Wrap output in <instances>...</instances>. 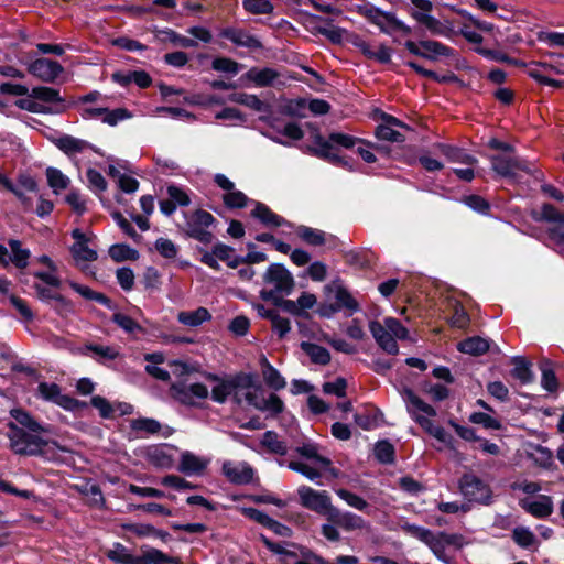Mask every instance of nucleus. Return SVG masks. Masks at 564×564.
Here are the masks:
<instances>
[{
	"mask_svg": "<svg viewBox=\"0 0 564 564\" xmlns=\"http://www.w3.org/2000/svg\"><path fill=\"white\" fill-rule=\"evenodd\" d=\"M402 530L426 544L433 554L443 562H447V549L453 547L460 550L466 544L465 538L457 533L433 532L423 527L410 523H404Z\"/></svg>",
	"mask_w": 564,
	"mask_h": 564,
	"instance_id": "nucleus-1",
	"label": "nucleus"
},
{
	"mask_svg": "<svg viewBox=\"0 0 564 564\" xmlns=\"http://www.w3.org/2000/svg\"><path fill=\"white\" fill-rule=\"evenodd\" d=\"M8 427L10 448L18 455H43L50 451L52 446H56L55 442L44 440L41 436L43 432H30L29 430L19 427V425L13 422H9Z\"/></svg>",
	"mask_w": 564,
	"mask_h": 564,
	"instance_id": "nucleus-2",
	"label": "nucleus"
},
{
	"mask_svg": "<svg viewBox=\"0 0 564 564\" xmlns=\"http://www.w3.org/2000/svg\"><path fill=\"white\" fill-rule=\"evenodd\" d=\"M263 282L271 285V289L260 291L263 301H271L278 304L280 295L290 294L294 288V279L291 272L280 263H272L263 274Z\"/></svg>",
	"mask_w": 564,
	"mask_h": 564,
	"instance_id": "nucleus-3",
	"label": "nucleus"
},
{
	"mask_svg": "<svg viewBox=\"0 0 564 564\" xmlns=\"http://www.w3.org/2000/svg\"><path fill=\"white\" fill-rule=\"evenodd\" d=\"M206 378L216 384L212 389V399L217 403H225L229 395L240 405L242 397L240 390L251 389L253 387V377L251 375H239L232 379H221L217 375L208 373Z\"/></svg>",
	"mask_w": 564,
	"mask_h": 564,
	"instance_id": "nucleus-4",
	"label": "nucleus"
},
{
	"mask_svg": "<svg viewBox=\"0 0 564 564\" xmlns=\"http://www.w3.org/2000/svg\"><path fill=\"white\" fill-rule=\"evenodd\" d=\"M328 521L329 523L322 525V534L332 542H339L341 539L338 528L348 532L368 528V523L360 516L336 507L332 509Z\"/></svg>",
	"mask_w": 564,
	"mask_h": 564,
	"instance_id": "nucleus-5",
	"label": "nucleus"
},
{
	"mask_svg": "<svg viewBox=\"0 0 564 564\" xmlns=\"http://www.w3.org/2000/svg\"><path fill=\"white\" fill-rule=\"evenodd\" d=\"M530 215L535 221L547 223V238L555 246L564 248V213L551 204H543L540 209H532Z\"/></svg>",
	"mask_w": 564,
	"mask_h": 564,
	"instance_id": "nucleus-6",
	"label": "nucleus"
},
{
	"mask_svg": "<svg viewBox=\"0 0 564 564\" xmlns=\"http://www.w3.org/2000/svg\"><path fill=\"white\" fill-rule=\"evenodd\" d=\"M214 216L203 209H198L191 214L186 221V235L191 238H194L205 245H208L213 241V234L208 230V228L214 224Z\"/></svg>",
	"mask_w": 564,
	"mask_h": 564,
	"instance_id": "nucleus-7",
	"label": "nucleus"
},
{
	"mask_svg": "<svg viewBox=\"0 0 564 564\" xmlns=\"http://www.w3.org/2000/svg\"><path fill=\"white\" fill-rule=\"evenodd\" d=\"M380 118L382 122L375 131L379 140L402 143L406 139V133L412 131L408 124L391 115L382 112Z\"/></svg>",
	"mask_w": 564,
	"mask_h": 564,
	"instance_id": "nucleus-8",
	"label": "nucleus"
},
{
	"mask_svg": "<svg viewBox=\"0 0 564 564\" xmlns=\"http://www.w3.org/2000/svg\"><path fill=\"white\" fill-rule=\"evenodd\" d=\"M301 505L312 511H315L327 519L335 507L332 505L330 497L326 491H316L307 486H302L297 490Z\"/></svg>",
	"mask_w": 564,
	"mask_h": 564,
	"instance_id": "nucleus-9",
	"label": "nucleus"
},
{
	"mask_svg": "<svg viewBox=\"0 0 564 564\" xmlns=\"http://www.w3.org/2000/svg\"><path fill=\"white\" fill-rule=\"evenodd\" d=\"M459 488L469 501L488 503L490 500L489 486L474 474H465L459 481Z\"/></svg>",
	"mask_w": 564,
	"mask_h": 564,
	"instance_id": "nucleus-10",
	"label": "nucleus"
},
{
	"mask_svg": "<svg viewBox=\"0 0 564 564\" xmlns=\"http://www.w3.org/2000/svg\"><path fill=\"white\" fill-rule=\"evenodd\" d=\"M326 293H334L336 302L329 305L330 313H336L340 310H348L350 314L359 311L358 302L352 297L349 291L340 283V281H333L325 285Z\"/></svg>",
	"mask_w": 564,
	"mask_h": 564,
	"instance_id": "nucleus-11",
	"label": "nucleus"
},
{
	"mask_svg": "<svg viewBox=\"0 0 564 564\" xmlns=\"http://www.w3.org/2000/svg\"><path fill=\"white\" fill-rule=\"evenodd\" d=\"M28 72L45 83H54L64 72L63 66L50 58H37L28 66Z\"/></svg>",
	"mask_w": 564,
	"mask_h": 564,
	"instance_id": "nucleus-12",
	"label": "nucleus"
},
{
	"mask_svg": "<svg viewBox=\"0 0 564 564\" xmlns=\"http://www.w3.org/2000/svg\"><path fill=\"white\" fill-rule=\"evenodd\" d=\"M37 389L40 395L46 401L54 402L66 410L78 408L79 402L76 399L62 394L61 388L56 383L41 382Z\"/></svg>",
	"mask_w": 564,
	"mask_h": 564,
	"instance_id": "nucleus-13",
	"label": "nucleus"
},
{
	"mask_svg": "<svg viewBox=\"0 0 564 564\" xmlns=\"http://www.w3.org/2000/svg\"><path fill=\"white\" fill-rule=\"evenodd\" d=\"M492 169L496 173L505 177H514L516 171L521 170L531 173L530 166L527 162L505 155H494L491 158Z\"/></svg>",
	"mask_w": 564,
	"mask_h": 564,
	"instance_id": "nucleus-14",
	"label": "nucleus"
},
{
	"mask_svg": "<svg viewBox=\"0 0 564 564\" xmlns=\"http://www.w3.org/2000/svg\"><path fill=\"white\" fill-rule=\"evenodd\" d=\"M223 473L236 485H246L253 479V469L247 463L226 462L223 465Z\"/></svg>",
	"mask_w": 564,
	"mask_h": 564,
	"instance_id": "nucleus-15",
	"label": "nucleus"
},
{
	"mask_svg": "<svg viewBox=\"0 0 564 564\" xmlns=\"http://www.w3.org/2000/svg\"><path fill=\"white\" fill-rule=\"evenodd\" d=\"M401 394L406 403L408 412L412 415L414 420L416 416H423V414L427 416L436 415V410L432 405L423 401L410 388H404Z\"/></svg>",
	"mask_w": 564,
	"mask_h": 564,
	"instance_id": "nucleus-16",
	"label": "nucleus"
},
{
	"mask_svg": "<svg viewBox=\"0 0 564 564\" xmlns=\"http://www.w3.org/2000/svg\"><path fill=\"white\" fill-rule=\"evenodd\" d=\"M369 329L377 344L388 354L395 355L399 351L395 339L391 336L386 326L377 321L369 323Z\"/></svg>",
	"mask_w": 564,
	"mask_h": 564,
	"instance_id": "nucleus-17",
	"label": "nucleus"
},
{
	"mask_svg": "<svg viewBox=\"0 0 564 564\" xmlns=\"http://www.w3.org/2000/svg\"><path fill=\"white\" fill-rule=\"evenodd\" d=\"M362 15L371 23L380 28L384 33H390L395 20V15L390 12H382L381 10L370 7L362 10Z\"/></svg>",
	"mask_w": 564,
	"mask_h": 564,
	"instance_id": "nucleus-18",
	"label": "nucleus"
},
{
	"mask_svg": "<svg viewBox=\"0 0 564 564\" xmlns=\"http://www.w3.org/2000/svg\"><path fill=\"white\" fill-rule=\"evenodd\" d=\"M251 216L259 219L267 227H280L290 225L283 217L272 212L267 205L257 202L251 210Z\"/></svg>",
	"mask_w": 564,
	"mask_h": 564,
	"instance_id": "nucleus-19",
	"label": "nucleus"
},
{
	"mask_svg": "<svg viewBox=\"0 0 564 564\" xmlns=\"http://www.w3.org/2000/svg\"><path fill=\"white\" fill-rule=\"evenodd\" d=\"M223 35L239 46H245L251 50H258L262 47L261 42L253 35L237 29H227Z\"/></svg>",
	"mask_w": 564,
	"mask_h": 564,
	"instance_id": "nucleus-20",
	"label": "nucleus"
},
{
	"mask_svg": "<svg viewBox=\"0 0 564 564\" xmlns=\"http://www.w3.org/2000/svg\"><path fill=\"white\" fill-rule=\"evenodd\" d=\"M262 368V377L268 387L273 390H282L286 386L285 379L280 375V372L268 361L265 357H262L260 360Z\"/></svg>",
	"mask_w": 564,
	"mask_h": 564,
	"instance_id": "nucleus-21",
	"label": "nucleus"
},
{
	"mask_svg": "<svg viewBox=\"0 0 564 564\" xmlns=\"http://www.w3.org/2000/svg\"><path fill=\"white\" fill-rule=\"evenodd\" d=\"M210 318L212 315L205 307H198L195 311H182L177 314V321L189 327H197Z\"/></svg>",
	"mask_w": 564,
	"mask_h": 564,
	"instance_id": "nucleus-22",
	"label": "nucleus"
},
{
	"mask_svg": "<svg viewBox=\"0 0 564 564\" xmlns=\"http://www.w3.org/2000/svg\"><path fill=\"white\" fill-rule=\"evenodd\" d=\"M521 507L535 518L549 517L553 511V503L549 496H541L538 501H521Z\"/></svg>",
	"mask_w": 564,
	"mask_h": 564,
	"instance_id": "nucleus-23",
	"label": "nucleus"
},
{
	"mask_svg": "<svg viewBox=\"0 0 564 564\" xmlns=\"http://www.w3.org/2000/svg\"><path fill=\"white\" fill-rule=\"evenodd\" d=\"M513 369L511 376L518 379L522 384H528L533 381V372L531 370V362L524 357L517 356L511 359Z\"/></svg>",
	"mask_w": 564,
	"mask_h": 564,
	"instance_id": "nucleus-24",
	"label": "nucleus"
},
{
	"mask_svg": "<svg viewBox=\"0 0 564 564\" xmlns=\"http://www.w3.org/2000/svg\"><path fill=\"white\" fill-rule=\"evenodd\" d=\"M155 37L160 42H170L175 46H181L184 48L197 46V42L195 40L180 35L172 29H164V30L156 31Z\"/></svg>",
	"mask_w": 564,
	"mask_h": 564,
	"instance_id": "nucleus-25",
	"label": "nucleus"
},
{
	"mask_svg": "<svg viewBox=\"0 0 564 564\" xmlns=\"http://www.w3.org/2000/svg\"><path fill=\"white\" fill-rule=\"evenodd\" d=\"M55 145L67 155L80 153L89 148L87 141L67 134L56 139Z\"/></svg>",
	"mask_w": 564,
	"mask_h": 564,
	"instance_id": "nucleus-26",
	"label": "nucleus"
},
{
	"mask_svg": "<svg viewBox=\"0 0 564 564\" xmlns=\"http://www.w3.org/2000/svg\"><path fill=\"white\" fill-rule=\"evenodd\" d=\"M434 147L436 150L440 151V153H442L452 162H459L467 165H474L477 162V160L474 156L449 144L437 143Z\"/></svg>",
	"mask_w": 564,
	"mask_h": 564,
	"instance_id": "nucleus-27",
	"label": "nucleus"
},
{
	"mask_svg": "<svg viewBox=\"0 0 564 564\" xmlns=\"http://www.w3.org/2000/svg\"><path fill=\"white\" fill-rule=\"evenodd\" d=\"M106 556L118 564H144L140 556H134L122 544L117 543L112 549L106 551Z\"/></svg>",
	"mask_w": 564,
	"mask_h": 564,
	"instance_id": "nucleus-28",
	"label": "nucleus"
},
{
	"mask_svg": "<svg viewBox=\"0 0 564 564\" xmlns=\"http://www.w3.org/2000/svg\"><path fill=\"white\" fill-rule=\"evenodd\" d=\"M261 445L272 454L276 455H285L288 453V445L281 438V436L273 432L268 431L263 434L261 440Z\"/></svg>",
	"mask_w": 564,
	"mask_h": 564,
	"instance_id": "nucleus-29",
	"label": "nucleus"
},
{
	"mask_svg": "<svg viewBox=\"0 0 564 564\" xmlns=\"http://www.w3.org/2000/svg\"><path fill=\"white\" fill-rule=\"evenodd\" d=\"M140 561L144 564H182L180 557L169 556L162 551L153 547L142 551Z\"/></svg>",
	"mask_w": 564,
	"mask_h": 564,
	"instance_id": "nucleus-30",
	"label": "nucleus"
},
{
	"mask_svg": "<svg viewBox=\"0 0 564 564\" xmlns=\"http://www.w3.org/2000/svg\"><path fill=\"white\" fill-rule=\"evenodd\" d=\"M457 348L464 354L479 356L489 349V343L481 337L475 336L460 341Z\"/></svg>",
	"mask_w": 564,
	"mask_h": 564,
	"instance_id": "nucleus-31",
	"label": "nucleus"
},
{
	"mask_svg": "<svg viewBox=\"0 0 564 564\" xmlns=\"http://www.w3.org/2000/svg\"><path fill=\"white\" fill-rule=\"evenodd\" d=\"M130 426L139 436L158 434L162 427L160 422L148 417L132 420Z\"/></svg>",
	"mask_w": 564,
	"mask_h": 564,
	"instance_id": "nucleus-32",
	"label": "nucleus"
},
{
	"mask_svg": "<svg viewBox=\"0 0 564 564\" xmlns=\"http://www.w3.org/2000/svg\"><path fill=\"white\" fill-rule=\"evenodd\" d=\"M206 468V462L192 453H184L181 457L178 470L185 474H198Z\"/></svg>",
	"mask_w": 564,
	"mask_h": 564,
	"instance_id": "nucleus-33",
	"label": "nucleus"
},
{
	"mask_svg": "<svg viewBox=\"0 0 564 564\" xmlns=\"http://www.w3.org/2000/svg\"><path fill=\"white\" fill-rule=\"evenodd\" d=\"M295 232L297 237L311 246H322L326 241L325 232L319 229L301 225L295 229Z\"/></svg>",
	"mask_w": 564,
	"mask_h": 564,
	"instance_id": "nucleus-34",
	"label": "nucleus"
},
{
	"mask_svg": "<svg viewBox=\"0 0 564 564\" xmlns=\"http://www.w3.org/2000/svg\"><path fill=\"white\" fill-rule=\"evenodd\" d=\"M528 457L539 467L550 468L553 465L552 452L541 445H534L530 447Z\"/></svg>",
	"mask_w": 564,
	"mask_h": 564,
	"instance_id": "nucleus-35",
	"label": "nucleus"
},
{
	"mask_svg": "<svg viewBox=\"0 0 564 564\" xmlns=\"http://www.w3.org/2000/svg\"><path fill=\"white\" fill-rule=\"evenodd\" d=\"M412 17L419 23L425 25L426 29L429 31H431V33H433V34L446 35L448 33V29L442 22H440L437 19H435L434 17H432L430 14L421 13L419 11H414L412 13Z\"/></svg>",
	"mask_w": 564,
	"mask_h": 564,
	"instance_id": "nucleus-36",
	"label": "nucleus"
},
{
	"mask_svg": "<svg viewBox=\"0 0 564 564\" xmlns=\"http://www.w3.org/2000/svg\"><path fill=\"white\" fill-rule=\"evenodd\" d=\"M109 256L116 262L135 261L139 259V252L126 243L112 245L109 248Z\"/></svg>",
	"mask_w": 564,
	"mask_h": 564,
	"instance_id": "nucleus-37",
	"label": "nucleus"
},
{
	"mask_svg": "<svg viewBox=\"0 0 564 564\" xmlns=\"http://www.w3.org/2000/svg\"><path fill=\"white\" fill-rule=\"evenodd\" d=\"M12 417L15 420V424H20L22 429L29 430L30 432H46L40 423H37L28 412L21 409H14L11 411Z\"/></svg>",
	"mask_w": 564,
	"mask_h": 564,
	"instance_id": "nucleus-38",
	"label": "nucleus"
},
{
	"mask_svg": "<svg viewBox=\"0 0 564 564\" xmlns=\"http://www.w3.org/2000/svg\"><path fill=\"white\" fill-rule=\"evenodd\" d=\"M247 76L250 80H252L257 86L265 87L273 83L275 78L279 77L278 72L272 68H251Z\"/></svg>",
	"mask_w": 564,
	"mask_h": 564,
	"instance_id": "nucleus-39",
	"label": "nucleus"
},
{
	"mask_svg": "<svg viewBox=\"0 0 564 564\" xmlns=\"http://www.w3.org/2000/svg\"><path fill=\"white\" fill-rule=\"evenodd\" d=\"M301 348L310 356L311 360L315 364L327 365L330 360L328 350L316 344L303 341Z\"/></svg>",
	"mask_w": 564,
	"mask_h": 564,
	"instance_id": "nucleus-40",
	"label": "nucleus"
},
{
	"mask_svg": "<svg viewBox=\"0 0 564 564\" xmlns=\"http://www.w3.org/2000/svg\"><path fill=\"white\" fill-rule=\"evenodd\" d=\"M9 247L12 252V256H10V262H12L19 269L26 268L29 263L30 251L28 249H23L21 247V242L15 239L9 240Z\"/></svg>",
	"mask_w": 564,
	"mask_h": 564,
	"instance_id": "nucleus-41",
	"label": "nucleus"
},
{
	"mask_svg": "<svg viewBox=\"0 0 564 564\" xmlns=\"http://www.w3.org/2000/svg\"><path fill=\"white\" fill-rule=\"evenodd\" d=\"M29 97L42 100L44 102H63L64 99L61 97L59 91L52 87L39 86L34 87Z\"/></svg>",
	"mask_w": 564,
	"mask_h": 564,
	"instance_id": "nucleus-42",
	"label": "nucleus"
},
{
	"mask_svg": "<svg viewBox=\"0 0 564 564\" xmlns=\"http://www.w3.org/2000/svg\"><path fill=\"white\" fill-rule=\"evenodd\" d=\"M540 369L542 371V387L549 392L556 391L558 388V382L553 369L551 368V362L546 359L542 360L540 364Z\"/></svg>",
	"mask_w": 564,
	"mask_h": 564,
	"instance_id": "nucleus-43",
	"label": "nucleus"
},
{
	"mask_svg": "<svg viewBox=\"0 0 564 564\" xmlns=\"http://www.w3.org/2000/svg\"><path fill=\"white\" fill-rule=\"evenodd\" d=\"M513 541L523 549H530L538 543L532 531L524 527H517L512 531Z\"/></svg>",
	"mask_w": 564,
	"mask_h": 564,
	"instance_id": "nucleus-44",
	"label": "nucleus"
},
{
	"mask_svg": "<svg viewBox=\"0 0 564 564\" xmlns=\"http://www.w3.org/2000/svg\"><path fill=\"white\" fill-rule=\"evenodd\" d=\"M336 494L339 498H341L348 506L355 508L359 511H365L369 507V503L360 496L350 492L347 489H338Z\"/></svg>",
	"mask_w": 564,
	"mask_h": 564,
	"instance_id": "nucleus-45",
	"label": "nucleus"
},
{
	"mask_svg": "<svg viewBox=\"0 0 564 564\" xmlns=\"http://www.w3.org/2000/svg\"><path fill=\"white\" fill-rule=\"evenodd\" d=\"M316 154L321 158L328 159L332 162L339 163L341 162L339 155L336 152V149L334 148L333 143L328 140H324L323 138L318 137L316 139Z\"/></svg>",
	"mask_w": 564,
	"mask_h": 564,
	"instance_id": "nucleus-46",
	"label": "nucleus"
},
{
	"mask_svg": "<svg viewBox=\"0 0 564 564\" xmlns=\"http://www.w3.org/2000/svg\"><path fill=\"white\" fill-rule=\"evenodd\" d=\"M214 254L221 260L227 262V264L231 268H236L239 265V263L243 262L242 260H239L237 257H235V251L232 248L218 243L214 247Z\"/></svg>",
	"mask_w": 564,
	"mask_h": 564,
	"instance_id": "nucleus-47",
	"label": "nucleus"
},
{
	"mask_svg": "<svg viewBox=\"0 0 564 564\" xmlns=\"http://www.w3.org/2000/svg\"><path fill=\"white\" fill-rule=\"evenodd\" d=\"M46 177L48 185L54 189V192L67 188L69 183V180L59 170L54 167H48L46 170Z\"/></svg>",
	"mask_w": 564,
	"mask_h": 564,
	"instance_id": "nucleus-48",
	"label": "nucleus"
},
{
	"mask_svg": "<svg viewBox=\"0 0 564 564\" xmlns=\"http://www.w3.org/2000/svg\"><path fill=\"white\" fill-rule=\"evenodd\" d=\"M242 6L252 14H269L273 11V4L269 0H243Z\"/></svg>",
	"mask_w": 564,
	"mask_h": 564,
	"instance_id": "nucleus-49",
	"label": "nucleus"
},
{
	"mask_svg": "<svg viewBox=\"0 0 564 564\" xmlns=\"http://www.w3.org/2000/svg\"><path fill=\"white\" fill-rule=\"evenodd\" d=\"M230 100L237 104L245 105L246 107L256 111H262L264 109V102L260 100L256 95L249 94H235L230 97Z\"/></svg>",
	"mask_w": 564,
	"mask_h": 564,
	"instance_id": "nucleus-50",
	"label": "nucleus"
},
{
	"mask_svg": "<svg viewBox=\"0 0 564 564\" xmlns=\"http://www.w3.org/2000/svg\"><path fill=\"white\" fill-rule=\"evenodd\" d=\"M72 253L76 260L91 262L97 259V252L90 249L86 243L75 242L72 247Z\"/></svg>",
	"mask_w": 564,
	"mask_h": 564,
	"instance_id": "nucleus-51",
	"label": "nucleus"
},
{
	"mask_svg": "<svg viewBox=\"0 0 564 564\" xmlns=\"http://www.w3.org/2000/svg\"><path fill=\"white\" fill-rule=\"evenodd\" d=\"M112 321L128 334L143 330L140 324H138L130 316L121 313L113 314Z\"/></svg>",
	"mask_w": 564,
	"mask_h": 564,
	"instance_id": "nucleus-52",
	"label": "nucleus"
},
{
	"mask_svg": "<svg viewBox=\"0 0 564 564\" xmlns=\"http://www.w3.org/2000/svg\"><path fill=\"white\" fill-rule=\"evenodd\" d=\"M223 202L228 208H242L248 203V197L240 191L234 189L223 195Z\"/></svg>",
	"mask_w": 564,
	"mask_h": 564,
	"instance_id": "nucleus-53",
	"label": "nucleus"
},
{
	"mask_svg": "<svg viewBox=\"0 0 564 564\" xmlns=\"http://www.w3.org/2000/svg\"><path fill=\"white\" fill-rule=\"evenodd\" d=\"M375 455L381 463H392L394 457V448L389 442L381 441L378 442L375 447Z\"/></svg>",
	"mask_w": 564,
	"mask_h": 564,
	"instance_id": "nucleus-54",
	"label": "nucleus"
},
{
	"mask_svg": "<svg viewBox=\"0 0 564 564\" xmlns=\"http://www.w3.org/2000/svg\"><path fill=\"white\" fill-rule=\"evenodd\" d=\"M172 397L177 400L178 402L186 404V405H194L195 401H193V398L188 391L187 384L184 383H174L172 384L171 389Z\"/></svg>",
	"mask_w": 564,
	"mask_h": 564,
	"instance_id": "nucleus-55",
	"label": "nucleus"
},
{
	"mask_svg": "<svg viewBox=\"0 0 564 564\" xmlns=\"http://www.w3.org/2000/svg\"><path fill=\"white\" fill-rule=\"evenodd\" d=\"M86 351H90L94 355L98 357V360L100 359H108L112 360L118 357L119 352L110 346H101V345H94L89 344L86 345L84 348Z\"/></svg>",
	"mask_w": 564,
	"mask_h": 564,
	"instance_id": "nucleus-56",
	"label": "nucleus"
},
{
	"mask_svg": "<svg viewBox=\"0 0 564 564\" xmlns=\"http://www.w3.org/2000/svg\"><path fill=\"white\" fill-rule=\"evenodd\" d=\"M213 68L217 72L236 75L239 72V64L227 57H217L213 61Z\"/></svg>",
	"mask_w": 564,
	"mask_h": 564,
	"instance_id": "nucleus-57",
	"label": "nucleus"
},
{
	"mask_svg": "<svg viewBox=\"0 0 564 564\" xmlns=\"http://www.w3.org/2000/svg\"><path fill=\"white\" fill-rule=\"evenodd\" d=\"M470 422L481 424L486 429L500 430L501 423L491 415L484 412H475L470 415Z\"/></svg>",
	"mask_w": 564,
	"mask_h": 564,
	"instance_id": "nucleus-58",
	"label": "nucleus"
},
{
	"mask_svg": "<svg viewBox=\"0 0 564 564\" xmlns=\"http://www.w3.org/2000/svg\"><path fill=\"white\" fill-rule=\"evenodd\" d=\"M111 216L126 235H128L134 241L141 240L142 237L135 231L132 225L123 217L120 212H113Z\"/></svg>",
	"mask_w": 564,
	"mask_h": 564,
	"instance_id": "nucleus-59",
	"label": "nucleus"
},
{
	"mask_svg": "<svg viewBox=\"0 0 564 564\" xmlns=\"http://www.w3.org/2000/svg\"><path fill=\"white\" fill-rule=\"evenodd\" d=\"M252 388H254V391H247L243 394V398L249 405L260 411L262 408H264L263 391L260 386H256L254 383Z\"/></svg>",
	"mask_w": 564,
	"mask_h": 564,
	"instance_id": "nucleus-60",
	"label": "nucleus"
},
{
	"mask_svg": "<svg viewBox=\"0 0 564 564\" xmlns=\"http://www.w3.org/2000/svg\"><path fill=\"white\" fill-rule=\"evenodd\" d=\"M155 248L164 258L174 259L177 256V247L170 239L159 238Z\"/></svg>",
	"mask_w": 564,
	"mask_h": 564,
	"instance_id": "nucleus-61",
	"label": "nucleus"
},
{
	"mask_svg": "<svg viewBox=\"0 0 564 564\" xmlns=\"http://www.w3.org/2000/svg\"><path fill=\"white\" fill-rule=\"evenodd\" d=\"M386 328L393 338L404 339L408 336V329L395 318L387 317L383 322Z\"/></svg>",
	"mask_w": 564,
	"mask_h": 564,
	"instance_id": "nucleus-62",
	"label": "nucleus"
},
{
	"mask_svg": "<svg viewBox=\"0 0 564 564\" xmlns=\"http://www.w3.org/2000/svg\"><path fill=\"white\" fill-rule=\"evenodd\" d=\"M347 389V382L344 378H337L333 382H325L323 384V391L327 394H334L338 398L345 397Z\"/></svg>",
	"mask_w": 564,
	"mask_h": 564,
	"instance_id": "nucleus-63",
	"label": "nucleus"
},
{
	"mask_svg": "<svg viewBox=\"0 0 564 564\" xmlns=\"http://www.w3.org/2000/svg\"><path fill=\"white\" fill-rule=\"evenodd\" d=\"M118 283L124 291H130L134 285V273L130 268H120L116 272Z\"/></svg>",
	"mask_w": 564,
	"mask_h": 564,
	"instance_id": "nucleus-64",
	"label": "nucleus"
}]
</instances>
